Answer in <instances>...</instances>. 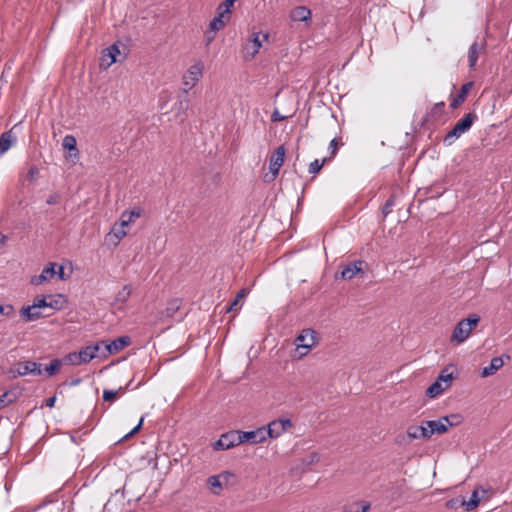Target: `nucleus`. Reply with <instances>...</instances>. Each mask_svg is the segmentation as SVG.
Segmentation results:
<instances>
[{"mask_svg": "<svg viewBox=\"0 0 512 512\" xmlns=\"http://www.w3.org/2000/svg\"><path fill=\"white\" fill-rule=\"evenodd\" d=\"M319 343L318 333L311 329H303L301 333L296 337V351L299 353V357H303Z\"/></svg>", "mask_w": 512, "mask_h": 512, "instance_id": "f257e3e1", "label": "nucleus"}, {"mask_svg": "<svg viewBox=\"0 0 512 512\" xmlns=\"http://www.w3.org/2000/svg\"><path fill=\"white\" fill-rule=\"evenodd\" d=\"M479 321L480 317L475 314L461 320L453 330L452 340L456 341L457 343L464 342L469 337L473 327H475Z\"/></svg>", "mask_w": 512, "mask_h": 512, "instance_id": "f03ea898", "label": "nucleus"}, {"mask_svg": "<svg viewBox=\"0 0 512 512\" xmlns=\"http://www.w3.org/2000/svg\"><path fill=\"white\" fill-rule=\"evenodd\" d=\"M267 39V33L253 32L243 47L244 59L252 60L262 47V41Z\"/></svg>", "mask_w": 512, "mask_h": 512, "instance_id": "7ed1b4c3", "label": "nucleus"}, {"mask_svg": "<svg viewBox=\"0 0 512 512\" xmlns=\"http://www.w3.org/2000/svg\"><path fill=\"white\" fill-rule=\"evenodd\" d=\"M203 69L204 65L202 62L195 63L189 67L183 76V94H187L196 85L203 74Z\"/></svg>", "mask_w": 512, "mask_h": 512, "instance_id": "20e7f679", "label": "nucleus"}, {"mask_svg": "<svg viewBox=\"0 0 512 512\" xmlns=\"http://www.w3.org/2000/svg\"><path fill=\"white\" fill-rule=\"evenodd\" d=\"M293 427V423L290 419H276L268 423L265 427V436L267 438H278L287 430Z\"/></svg>", "mask_w": 512, "mask_h": 512, "instance_id": "39448f33", "label": "nucleus"}, {"mask_svg": "<svg viewBox=\"0 0 512 512\" xmlns=\"http://www.w3.org/2000/svg\"><path fill=\"white\" fill-rule=\"evenodd\" d=\"M239 430H231L223 433L220 438L213 444V449L217 451L228 450L240 445Z\"/></svg>", "mask_w": 512, "mask_h": 512, "instance_id": "423d86ee", "label": "nucleus"}, {"mask_svg": "<svg viewBox=\"0 0 512 512\" xmlns=\"http://www.w3.org/2000/svg\"><path fill=\"white\" fill-rule=\"evenodd\" d=\"M285 153V147L283 145H280L271 155L269 160V169L271 177L267 181H273L277 177L279 170L284 163Z\"/></svg>", "mask_w": 512, "mask_h": 512, "instance_id": "0eeeda50", "label": "nucleus"}, {"mask_svg": "<svg viewBox=\"0 0 512 512\" xmlns=\"http://www.w3.org/2000/svg\"><path fill=\"white\" fill-rule=\"evenodd\" d=\"M240 440L239 442L242 444L244 442H249L251 444L262 443L266 440L265 436V426L259 427L252 431H241L239 430Z\"/></svg>", "mask_w": 512, "mask_h": 512, "instance_id": "6e6552de", "label": "nucleus"}, {"mask_svg": "<svg viewBox=\"0 0 512 512\" xmlns=\"http://www.w3.org/2000/svg\"><path fill=\"white\" fill-rule=\"evenodd\" d=\"M424 423L427 426L429 438L433 434H444L448 430V425H453V423L449 421L448 416H445L439 420L424 421Z\"/></svg>", "mask_w": 512, "mask_h": 512, "instance_id": "1a4fd4ad", "label": "nucleus"}, {"mask_svg": "<svg viewBox=\"0 0 512 512\" xmlns=\"http://www.w3.org/2000/svg\"><path fill=\"white\" fill-rule=\"evenodd\" d=\"M131 344V338L129 336H121L109 343L104 342L103 349L105 350V354L103 356H108L112 354H116L123 350L125 347Z\"/></svg>", "mask_w": 512, "mask_h": 512, "instance_id": "9d476101", "label": "nucleus"}, {"mask_svg": "<svg viewBox=\"0 0 512 512\" xmlns=\"http://www.w3.org/2000/svg\"><path fill=\"white\" fill-rule=\"evenodd\" d=\"M485 50H486V41L485 40H481V41L476 40L471 44V46L468 50V62H469L470 69L475 68L479 56L482 53H484Z\"/></svg>", "mask_w": 512, "mask_h": 512, "instance_id": "9b49d317", "label": "nucleus"}, {"mask_svg": "<svg viewBox=\"0 0 512 512\" xmlns=\"http://www.w3.org/2000/svg\"><path fill=\"white\" fill-rule=\"evenodd\" d=\"M366 265L363 260H356L346 265L341 271L340 277L344 280L353 279L358 273H363V267Z\"/></svg>", "mask_w": 512, "mask_h": 512, "instance_id": "f8f14e48", "label": "nucleus"}, {"mask_svg": "<svg viewBox=\"0 0 512 512\" xmlns=\"http://www.w3.org/2000/svg\"><path fill=\"white\" fill-rule=\"evenodd\" d=\"M17 374H22V376H26L28 374L32 375H41V365L34 361H25L17 363Z\"/></svg>", "mask_w": 512, "mask_h": 512, "instance_id": "ddd939ff", "label": "nucleus"}, {"mask_svg": "<svg viewBox=\"0 0 512 512\" xmlns=\"http://www.w3.org/2000/svg\"><path fill=\"white\" fill-rule=\"evenodd\" d=\"M104 341L89 345L79 351V356L84 363L90 362L92 359L99 356V351L103 348Z\"/></svg>", "mask_w": 512, "mask_h": 512, "instance_id": "4468645a", "label": "nucleus"}, {"mask_svg": "<svg viewBox=\"0 0 512 512\" xmlns=\"http://www.w3.org/2000/svg\"><path fill=\"white\" fill-rule=\"evenodd\" d=\"M472 82H467V83H464L459 92L457 93V95H450V98H451V102H450V107L452 109H456L458 108L466 99L471 87H472Z\"/></svg>", "mask_w": 512, "mask_h": 512, "instance_id": "2eb2a0df", "label": "nucleus"}, {"mask_svg": "<svg viewBox=\"0 0 512 512\" xmlns=\"http://www.w3.org/2000/svg\"><path fill=\"white\" fill-rule=\"evenodd\" d=\"M56 266H57L56 263H50L48 267H45L42 270L40 275L34 276L31 279V283L33 285H40V284L52 279L56 275V270H55Z\"/></svg>", "mask_w": 512, "mask_h": 512, "instance_id": "dca6fc26", "label": "nucleus"}, {"mask_svg": "<svg viewBox=\"0 0 512 512\" xmlns=\"http://www.w3.org/2000/svg\"><path fill=\"white\" fill-rule=\"evenodd\" d=\"M480 491H481L482 495L486 494V492H487L485 489H483L481 487L474 489V491L472 492V494L470 496L469 501H466L464 498L461 499V506H465V509L467 511H471V510L475 509L479 505L481 498H482V496L479 495Z\"/></svg>", "mask_w": 512, "mask_h": 512, "instance_id": "f3484780", "label": "nucleus"}, {"mask_svg": "<svg viewBox=\"0 0 512 512\" xmlns=\"http://www.w3.org/2000/svg\"><path fill=\"white\" fill-rule=\"evenodd\" d=\"M142 215V209L140 207H134L130 211L122 212L120 216V224L122 227H128L130 224L134 223L136 219L140 218Z\"/></svg>", "mask_w": 512, "mask_h": 512, "instance_id": "a211bd4d", "label": "nucleus"}, {"mask_svg": "<svg viewBox=\"0 0 512 512\" xmlns=\"http://www.w3.org/2000/svg\"><path fill=\"white\" fill-rule=\"evenodd\" d=\"M407 436L410 439H429L428 429L424 421L419 426H409L407 429Z\"/></svg>", "mask_w": 512, "mask_h": 512, "instance_id": "6ab92c4d", "label": "nucleus"}, {"mask_svg": "<svg viewBox=\"0 0 512 512\" xmlns=\"http://www.w3.org/2000/svg\"><path fill=\"white\" fill-rule=\"evenodd\" d=\"M477 119H478V117L475 113H473V112L467 113L464 115V117L462 119H460L454 125V127H456L460 131V133L463 135L464 133L469 131V129L471 128V126Z\"/></svg>", "mask_w": 512, "mask_h": 512, "instance_id": "aec40b11", "label": "nucleus"}, {"mask_svg": "<svg viewBox=\"0 0 512 512\" xmlns=\"http://www.w3.org/2000/svg\"><path fill=\"white\" fill-rule=\"evenodd\" d=\"M230 21V17L224 15L223 13L217 12L216 16L210 21L209 29L213 33H217L222 30Z\"/></svg>", "mask_w": 512, "mask_h": 512, "instance_id": "412c9836", "label": "nucleus"}, {"mask_svg": "<svg viewBox=\"0 0 512 512\" xmlns=\"http://www.w3.org/2000/svg\"><path fill=\"white\" fill-rule=\"evenodd\" d=\"M15 142L16 136L11 130L3 132L0 136V156L6 153Z\"/></svg>", "mask_w": 512, "mask_h": 512, "instance_id": "4be33fe9", "label": "nucleus"}, {"mask_svg": "<svg viewBox=\"0 0 512 512\" xmlns=\"http://www.w3.org/2000/svg\"><path fill=\"white\" fill-rule=\"evenodd\" d=\"M290 18L293 21L307 22L311 19V10L306 6L295 7L290 13Z\"/></svg>", "mask_w": 512, "mask_h": 512, "instance_id": "5701e85b", "label": "nucleus"}, {"mask_svg": "<svg viewBox=\"0 0 512 512\" xmlns=\"http://www.w3.org/2000/svg\"><path fill=\"white\" fill-rule=\"evenodd\" d=\"M445 113V102L435 103L431 110L426 114L425 121H438Z\"/></svg>", "mask_w": 512, "mask_h": 512, "instance_id": "b1692460", "label": "nucleus"}, {"mask_svg": "<svg viewBox=\"0 0 512 512\" xmlns=\"http://www.w3.org/2000/svg\"><path fill=\"white\" fill-rule=\"evenodd\" d=\"M504 365L501 357H494L491 359L490 364L484 367L481 371V377H489L496 373Z\"/></svg>", "mask_w": 512, "mask_h": 512, "instance_id": "393cba45", "label": "nucleus"}, {"mask_svg": "<svg viewBox=\"0 0 512 512\" xmlns=\"http://www.w3.org/2000/svg\"><path fill=\"white\" fill-rule=\"evenodd\" d=\"M32 305L22 307L20 310V315L26 320V321H35L38 320L45 315L40 310H31ZM46 316H49L48 314Z\"/></svg>", "mask_w": 512, "mask_h": 512, "instance_id": "a878e982", "label": "nucleus"}, {"mask_svg": "<svg viewBox=\"0 0 512 512\" xmlns=\"http://www.w3.org/2000/svg\"><path fill=\"white\" fill-rule=\"evenodd\" d=\"M188 107H189V100H188L187 94L178 96V100L174 104V111H175L176 115H178V116L180 114L185 115L186 111L188 110Z\"/></svg>", "mask_w": 512, "mask_h": 512, "instance_id": "bb28decb", "label": "nucleus"}, {"mask_svg": "<svg viewBox=\"0 0 512 512\" xmlns=\"http://www.w3.org/2000/svg\"><path fill=\"white\" fill-rule=\"evenodd\" d=\"M207 483L214 495H220L223 488V482L219 475L210 476L207 480Z\"/></svg>", "mask_w": 512, "mask_h": 512, "instance_id": "cd10ccee", "label": "nucleus"}, {"mask_svg": "<svg viewBox=\"0 0 512 512\" xmlns=\"http://www.w3.org/2000/svg\"><path fill=\"white\" fill-rule=\"evenodd\" d=\"M370 503L367 501H358L344 507V512H367L370 509Z\"/></svg>", "mask_w": 512, "mask_h": 512, "instance_id": "c85d7f7f", "label": "nucleus"}, {"mask_svg": "<svg viewBox=\"0 0 512 512\" xmlns=\"http://www.w3.org/2000/svg\"><path fill=\"white\" fill-rule=\"evenodd\" d=\"M130 385H131V381L127 384V386L125 388L120 387L118 390L105 389L103 391V400L110 402V403L114 402L117 399L118 393L119 392L124 393L127 389H129Z\"/></svg>", "mask_w": 512, "mask_h": 512, "instance_id": "c756f323", "label": "nucleus"}, {"mask_svg": "<svg viewBox=\"0 0 512 512\" xmlns=\"http://www.w3.org/2000/svg\"><path fill=\"white\" fill-rule=\"evenodd\" d=\"M180 306L181 301L179 299H172L167 303V306L162 314L166 317H173L179 310Z\"/></svg>", "mask_w": 512, "mask_h": 512, "instance_id": "7c9ffc66", "label": "nucleus"}, {"mask_svg": "<svg viewBox=\"0 0 512 512\" xmlns=\"http://www.w3.org/2000/svg\"><path fill=\"white\" fill-rule=\"evenodd\" d=\"M65 302V297L61 294L57 296H49L48 308L61 310L64 307Z\"/></svg>", "mask_w": 512, "mask_h": 512, "instance_id": "2f4dec72", "label": "nucleus"}, {"mask_svg": "<svg viewBox=\"0 0 512 512\" xmlns=\"http://www.w3.org/2000/svg\"><path fill=\"white\" fill-rule=\"evenodd\" d=\"M131 295V287L129 285L123 286V288L118 291L115 296V303L124 304L128 301Z\"/></svg>", "mask_w": 512, "mask_h": 512, "instance_id": "473e14b6", "label": "nucleus"}, {"mask_svg": "<svg viewBox=\"0 0 512 512\" xmlns=\"http://www.w3.org/2000/svg\"><path fill=\"white\" fill-rule=\"evenodd\" d=\"M445 390L444 387H442L441 382L435 381L432 383L426 390V395L430 398H434L438 395H440Z\"/></svg>", "mask_w": 512, "mask_h": 512, "instance_id": "72a5a7b5", "label": "nucleus"}, {"mask_svg": "<svg viewBox=\"0 0 512 512\" xmlns=\"http://www.w3.org/2000/svg\"><path fill=\"white\" fill-rule=\"evenodd\" d=\"M462 134L460 131L453 127L444 137L443 142L446 146L452 145Z\"/></svg>", "mask_w": 512, "mask_h": 512, "instance_id": "f704fd0d", "label": "nucleus"}, {"mask_svg": "<svg viewBox=\"0 0 512 512\" xmlns=\"http://www.w3.org/2000/svg\"><path fill=\"white\" fill-rule=\"evenodd\" d=\"M62 362L59 359H53L48 365L45 366V371L49 376H53L61 369Z\"/></svg>", "mask_w": 512, "mask_h": 512, "instance_id": "c9c22d12", "label": "nucleus"}, {"mask_svg": "<svg viewBox=\"0 0 512 512\" xmlns=\"http://www.w3.org/2000/svg\"><path fill=\"white\" fill-rule=\"evenodd\" d=\"M330 160V158H323L322 160L315 159L309 164L308 171L310 174H317L322 169L323 165Z\"/></svg>", "mask_w": 512, "mask_h": 512, "instance_id": "e433bc0d", "label": "nucleus"}, {"mask_svg": "<svg viewBox=\"0 0 512 512\" xmlns=\"http://www.w3.org/2000/svg\"><path fill=\"white\" fill-rule=\"evenodd\" d=\"M62 146L65 150H75L77 151V142L76 138L73 135H66L62 140Z\"/></svg>", "mask_w": 512, "mask_h": 512, "instance_id": "4c0bfd02", "label": "nucleus"}, {"mask_svg": "<svg viewBox=\"0 0 512 512\" xmlns=\"http://www.w3.org/2000/svg\"><path fill=\"white\" fill-rule=\"evenodd\" d=\"M246 295V290L241 289L234 301L227 307V312L238 311L240 309L239 300Z\"/></svg>", "mask_w": 512, "mask_h": 512, "instance_id": "58836bf2", "label": "nucleus"}, {"mask_svg": "<svg viewBox=\"0 0 512 512\" xmlns=\"http://www.w3.org/2000/svg\"><path fill=\"white\" fill-rule=\"evenodd\" d=\"M233 6L234 5L232 3L228 2L227 0H224L218 5L216 12L223 13L224 15L231 18V9L233 8Z\"/></svg>", "mask_w": 512, "mask_h": 512, "instance_id": "ea45409f", "label": "nucleus"}, {"mask_svg": "<svg viewBox=\"0 0 512 512\" xmlns=\"http://www.w3.org/2000/svg\"><path fill=\"white\" fill-rule=\"evenodd\" d=\"M48 308V300L45 296H38L34 299L31 310H40Z\"/></svg>", "mask_w": 512, "mask_h": 512, "instance_id": "a19ab883", "label": "nucleus"}, {"mask_svg": "<svg viewBox=\"0 0 512 512\" xmlns=\"http://www.w3.org/2000/svg\"><path fill=\"white\" fill-rule=\"evenodd\" d=\"M107 56L110 58L108 65H111L116 62V55L119 54L118 47L114 44L107 49ZM106 57V54L103 55V58Z\"/></svg>", "mask_w": 512, "mask_h": 512, "instance_id": "79ce46f5", "label": "nucleus"}, {"mask_svg": "<svg viewBox=\"0 0 512 512\" xmlns=\"http://www.w3.org/2000/svg\"><path fill=\"white\" fill-rule=\"evenodd\" d=\"M221 477V480L223 482V486H227L229 484H232V480L235 479V474L230 471H224L221 474H219Z\"/></svg>", "mask_w": 512, "mask_h": 512, "instance_id": "37998d69", "label": "nucleus"}, {"mask_svg": "<svg viewBox=\"0 0 512 512\" xmlns=\"http://www.w3.org/2000/svg\"><path fill=\"white\" fill-rule=\"evenodd\" d=\"M66 360L73 365H80V364L84 363V361H82L81 357L79 356V352L78 353L74 352V353L68 354L66 356Z\"/></svg>", "mask_w": 512, "mask_h": 512, "instance_id": "c03bdc74", "label": "nucleus"}, {"mask_svg": "<svg viewBox=\"0 0 512 512\" xmlns=\"http://www.w3.org/2000/svg\"><path fill=\"white\" fill-rule=\"evenodd\" d=\"M338 145H339V141L337 138H333L331 141H330V144H329V151H330V154H331V157H329L330 159L332 157H334L337 153V149H338Z\"/></svg>", "mask_w": 512, "mask_h": 512, "instance_id": "a18cd8bd", "label": "nucleus"}, {"mask_svg": "<svg viewBox=\"0 0 512 512\" xmlns=\"http://www.w3.org/2000/svg\"><path fill=\"white\" fill-rule=\"evenodd\" d=\"M13 400L9 398V392H5L2 395H0V409L6 407L10 403H12Z\"/></svg>", "mask_w": 512, "mask_h": 512, "instance_id": "49530a36", "label": "nucleus"}, {"mask_svg": "<svg viewBox=\"0 0 512 512\" xmlns=\"http://www.w3.org/2000/svg\"><path fill=\"white\" fill-rule=\"evenodd\" d=\"M113 232H114L115 237L118 240L123 239L127 235V231L125 230V227H122L121 225L119 226V228L114 227Z\"/></svg>", "mask_w": 512, "mask_h": 512, "instance_id": "de8ad7c7", "label": "nucleus"}, {"mask_svg": "<svg viewBox=\"0 0 512 512\" xmlns=\"http://www.w3.org/2000/svg\"><path fill=\"white\" fill-rule=\"evenodd\" d=\"M394 205V200L392 198H389L385 205L383 206V209H382V213L384 216H387L391 211H392V207Z\"/></svg>", "mask_w": 512, "mask_h": 512, "instance_id": "09e8293b", "label": "nucleus"}, {"mask_svg": "<svg viewBox=\"0 0 512 512\" xmlns=\"http://www.w3.org/2000/svg\"><path fill=\"white\" fill-rule=\"evenodd\" d=\"M453 374L448 373L446 374V370L442 371V373L438 376L437 381L441 382L444 381L446 383H449L453 379Z\"/></svg>", "mask_w": 512, "mask_h": 512, "instance_id": "8fccbe9b", "label": "nucleus"}, {"mask_svg": "<svg viewBox=\"0 0 512 512\" xmlns=\"http://www.w3.org/2000/svg\"><path fill=\"white\" fill-rule=\"evenodd\" d=\"M60 195L58 193H53L51 194L47 200H46V203L48 205H55V204H58L60 202Z\"/></svg>", "mask_w": 512, "mask_h": 512, "instance_id": "3c124183", "label": "nucleus"}, {"mask_svg": "<svg viewBox=\"0 0 512 512\" xmlns=\"http://www.w3.org/2000/svg\"><path fill=\"white\" fill-rule=\"evenodd\" d=\"M143 421H144V417H142L139 421V423L128 433L124 436V439H128L129 437H131L132 435H134L135 433H137L141 427H142V424H143Z\"/></svg>", "mask_w": 512, "mask_h": 512, "instance_id": "603ef678", "label": "nucleus"}, {"mask_svg": "<svg viewBox=\"0 0 512 512\" xmlns=\"http://www.w3.org/2000/svg\"><path fill=\"white\" fill-rule=\"evenodd\" d=\"M215 34L216 33L211 32L210 29H208L205 32V44H206V46H209L211 44V42L215 39Z\"/></svg>", "mask_w": 512, "mask_h": 512, "instance_id": "864d4df0", "label": "nucleus"}, {"mask_svg": "<svg viewBox=\"0 0 512 512\" xmlns=\"http://www.w3.org/2000/svg\"><path fill=\"white\" fill-rule=\"evenodd\" d=\"M458 505L461 506V499H451L447 501L446 506L450 509L456 508Z\"/></svg>", "mask_w": 512, "mask_h": 512, "instance_id": "5fc2aeb1", "label": "nucleus"}, {"mask_svg": "<svg viewBox=\"0 0 512 512\" xmlns=\"http://www.w3.org/2000/svg\"><path fill=\"white\" fill-rule=\"evenodd\" d=\"M17 364H15L12 368L9 369V376L11 379H16L17 377L22 376V374H17Z\"/></svg>", "mask_w": 512, "mask_h": 512, "instance_id": "6e6d98bb", "label": "nucleus"}, {"mask_svg": "<svg viewBox=\"0 0 512 512\" xmlns=\"http://www.w3.org/2000/svg\"><path fill=\"white\" fill-rule=\"evenodd\" d=\"M285 117L280 115L278 111H274L271 115V120L273 122L282 121Z\"/></svg>", "mask_w": 512, "mask_h": 512, "instance_id": "4d7b16f0", "label": "nucleus"}, {"mask_svg": "<svg viewBox=\"0 0 512 512\" xmlns=\"http://www.w3.org/2000/svg\"><path fill=\"white\" fill-rule=\"evenodd\" d=\"M55 402H56V397H55V396L50 397V398H48V399H47V401H46V406H48V407L52 408V407H54Z\"/></svg>", "mask_w": 512, "mask_h": 512, "instance_id": "13d9d810", "label": "nucleus"}, {"mask_svg": "<svg viewBox=\"0 0 512 512\" xmlns=\"http://www.w3.org/2000/svg\"><path fill=\"white\" fill-rule=\"evenodd\" d=\"M56 274L58 275L59 279H64V268L63 266H59L58 270L56 271Z\"/></svg>", "mask_w": 512, "mask_h": 512, "instance_id": "bf43d9fd", "label": "nucleus"}, {"mask_svg": "<svg viewBox=\"0 0 512 512\" xmlns=\"http://www.w3.org/2000/svg\"><path fill=\"white\" fill-rule=\"evenodd\" d=\"M33 512H52V511H51L50 507L44 506V507H39V508L35 509Z\"/></svg>", "mask_w": 512, "mask_h": 512, "instance_id": "052dcab7", "label": "nucleus"}, {"mask_svg": "<svg viewBox=\"0 0 512 512\" xmlns=\"http://www.w3.org/2000/svg\"><path fill=\"white\" fill-rule=\"evenodd\" d=\"M80 379H75L72 381L71 385H78L80 383Z\"/></svg>", "mask_w": 512, "mask_h": 512, "instance_id": "680f3d73", "label": "nucleus"}, {"mask_svg": "<svg viewBox=\"0 0 512 512\" xmlns=\"http://www.w3.org/2000/svg\"><path fill=\"white\" fill-rule=\"evenodd\" d=\"M6 237L0 233V243H4Z\"/></svg>", "mask_w": 512, "mask_h": 512, "instance_id": "e2e57ef3", "label": "nucleus"}, {"mask_svg": "<svg viewBox=\"0 0 512 512\" xmlns=\"http://www.w3.org/2000/svg\"><path fill=\"white\" fill-rule=\"evenodd\" d=\"M228 2L232 3L234 5V3L237 1V0H227Z\"/></svg>", "mask_w": 512, "mask_h": 512, "instance_id": "0e129e2a", "label": "nucleus"}, {"mask_svg": "<svg viewBox=\"0 0 512 512\" xmlns=\"http://www.w3.org/2000/svg\"><path fill=\"white\" fill-rule=\"evenodd\" d=\"M3 312V307L0 305V313Z\"/></svg>", "mask_w": 512, "mask_h": 512, "instance_id": "69168bd1", "label": "nucleus"}]
</instances>
